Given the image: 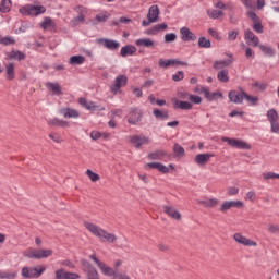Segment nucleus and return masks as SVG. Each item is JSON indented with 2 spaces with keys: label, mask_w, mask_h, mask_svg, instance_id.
<instances>
[{
  "label": "nucleus",
  "mask_w": 279,
  "mask_h": 279,
  "mask_svg": "<svg viewBox=\"0 0 279 279\" xmlns=\"http://www.w3.org/2000/svg\"><path fill=\"white\" fill-rule=\"evenodd\" d=\"M83 226L88 230V232H90V234L99 239L101 243H114V241H117V235L108 233V231L90 221H85Z\"/></svg>",
  "instance_id": "f257e3e1"
},
{
  "label": "nucleus",
  "mask_w": 279,
  "mask_h": 279,
  "mask_svg": "<svg viewBox=\"0 0 279 279\" xmlns=\"http://www.w3.org/2000/svg\"><path fill=\"white\" fill-rule=\"evenodd\" d=\"M47 270L46 267L39 266V267H23L21 271V276L24 279H34V278H40L43 274Z\"/></svg>",
  "instance_id": "f03ea898"
},
{
  "label": "nucleus",
  "mask_w": 279,
  "mask_h": 279,
  "mask_svg": "<svg viewBox=\"0 0 279 279\" xmlns=\"http://www.w3.org/2000/svg\"><path fill=\"white\" fill-rule=\"evenodd\" d=\"M22 16H38L39 14H45L47 9L44 5H32L27 4L19 10Z\"/></svg>",
  "instance_id": "7ed1b4c3"
},
{
  "label": "nucleus",
  "mask_w": 279,
  "mask_h": 279,
  "mask_svg": "<svg viewBox=\"0 0 279 279\" xmlns=\"http://www.w3.org/2000/svg\"><path fill=\"white\" fill-rule=\"evenodd\" d=\"M81 268L86 274L87 279H99V272L97 268L90 264L87 259H81Z\"/></svg>",
  "instance_id": "20e7f679"
},
{
  "label": "nucleus",
  "mask_w": 279,
  "mask_h": 279,
  "mask_svg": "<svg viewBox=\"0 0 279 279\" xmlns=\"http://www.w3.org/2000/svg\"><path fill=\"white\" fill-rule=\"evenodd\" d=\"M228 98L231 104H243V99H245V89L239 86L236 89L228 93Z\"/></svg>",
  "instance_id": "39448f33"
},
{
  "label": "nucleus",
  "mask_w": 279,
  "mask_h": 279,
  "mask_svg": "<svg viewBox=\"0 0 279 279\" xmlns=\"http://www.w3.org/2000/svg\"><path fill=\"white\" fill-rule=\"evenodd\" d=\"M129 142L136 149H141L143 145H149L151 143V140L145 135H131L129 136Z\"/></svg>",
  "instance_id": "423d86ee"
},
{
  "label": "nucleus",
  "mask_w": 279,
  "mask_h": 279,
  "mask_svg": "<svg viewBox=\"0 0 279 279\" xmlns=\"http://www.w3.org/2000/svg\"><path fill=\"white\" fill-rule=\"evenodd\" d=\"M90 260H94V263L99 267L100 271L104 274V276H113L117 274V270L110 268L108 265H106L104 262L99 260L97 258V255L93 254L89 256Z\"/></svg>",
  "instance_id": "0eeeda50"
},
{
  "label": "nucleus",
  "mask_w": 279,
  "mask_h": 279,
  "mask_svg": "<svg viewBox=\"0 0 279 279\" xmlns=\"http://www.w3.org/2000/svg\"><path fill=\"white\" fill-rule=\"evenodd\" d=\"M233 241L238 243L239 245H243L244 247H257L258 243L252 239H248L247 236H244L241 233H235L233 235Z\"/></svg>",
  "instance_id": "6e6552de"
},
{
  "label": "nucleus",
  "mask_w": 279,
  "mask_h": 279,
  "mask_svg": "<svg viewBox=\"0 0 279 279\" xmlns=\"http://www.w3.org/2000/svg\"><path fill=\"white\" fill-rule=\"evenodd\" d=\"M223 143H228L230 147H235V149H252V146L247 144V142L230 138V137H222Z\"/></svg>",
  "instance_id": "1a4fd4ad"
},
{
  "label": "nucleus",
  "mask_w": 279,
  "mask_h": 279,
  "mask_svg": "<svg viewBox=\"0 0 279 279\" xmlns=\"http://www.w3.org/2000/svg\"><path fill=\"white\" fill-rule=\"evenodd\" d=\"M267 119L271 125V132L274 134H278V132H279L278 111H276V109L268 110Z\"/></svg>",
  "instance_id": "9d476101"
},
{
  "label": "nucleus",
  "mask_w": 279,
  "mask_h": 279,
  "mask_svg": "<svg viewBox=\"0 0 279 279\" xmlns=\"http://www.w3.org/2000/svg\"><path fill=\"white\" fill-rule=\"evenodd\" d=\"M143 119V111L136 108H132L128 114V123L130 125H138Z\"/></svg>",
  "instance_id": "9b49d317"
},
{
  "label": "nucleus",
  "mask_w": 279,
  "mask_h": 279,
  "mask_svg": "<svg viewBox=\"0 0 279 279\" xmlns=\"http://www.w3.org/2000/svg\"><path fill=\"white\" fill-rule=\"evenodd\" d=\"M123 86H128V76L118 75L114 83L110 86V90L117 95V93H119L120 88H123Z\"/></svg>",
  "instance_id": "f8f14e48"
},
{
  "label": "nucleus",
  "mask_w": 279,
  "mask_h": 279,
  "mask_svg": "<svg viewBox=\"0 0 279 279\" xmlns=\"http://www.w3.org/2000/svg\"><path fill=\"white\" fill-rule=\"evenodd\" d=\"M163 213L174 221H182V214L171 205H163Z\"/></svg>",
  "instance_id": "ddd939ff"
},
{
  "label": "nucleus",
  "mask_w": 279,
  "mask_h": 279,
  "mask_svg": "<svg viewBox=\"0 0 279 279\" xmlns=\"http://www.w3.org/2000/svg\"><path fill=\"white\" fill-rule=\"evenodd\" d=\"M229 59L227 60H216L214 61L213 69L215 71H223L226 68L230 66L234 61L232 60V54H227Z\"/></svg>",
  "instance_id": "4468645a"
},
{
  "label": "nucleus",
  "mask_w": 279,
  "mask_h": 279,
  "mask_svg": "<svg viewBox=\"0 0 279 279\" xmlns=\"http://www.w3.org/2000/svg\"><path fill=\"white\" fill-rule=\"evenodd\" d=\"M244 38H245L247 45H253V47L260 46V45H258L260 43V39L258 38V36L254 35V32H252V29L244 31Z\"/></svg>",
  "instance_id": "2eb2a0df"
},
{
  "label": "nucleus",
  "mask_w": 279,
  "mask_h": 279,
  "mask_svg": "<svg viewBox=\"0 0 279 279\" xmlns=\"http://www.w3.org/2000/svg\"><path fill=\"white\" fill-rule=\"evenodd\" d=\"M180 34L183 43H191L193 40H197V36H195V34H193V32H191V29L186 26H183L180 29Z\"/></svg>",
  "instance_id": "dca6fc26"
},
{
  "label": "nucleus",
  "mask_w": 279,
  "mask_h": 279,
  "mask_svg": "<svg viewBox=\"0 0 279 279\" xmlns=\"http://www.w3.org/2000/svg\"><path fill=\"white\" fill-rule=\"evenodd\" d=\"M160 19V9L158 5H151L147 13V20L149 23H158V20Z\"/></svg>",
  "instance_id": "f3484780"
},
{
  "label": "nucleus",
  "mask_w": 279,
  "mask_h": 279,
  "mask_svg": "<svg viewBox=\"0 0 279 279\" xmlns=\"http://www.w3.org/2000/svg\"><path fill=\"white\" fill-rule=\"evenodd\" d=\"M59 112L64 117V119H80V111L73 108H62Z\"/></svg>",
  "instance_id": "a211bd4d"
},
{
  "label": "nucleus",
  "mask_w": 279,
  "mask_h": 279,
  "mask_svg": "<svg viewBox=\"0 0 279 279\" xmlns=\"http://www.w3.org/2000/svg\"><path fill=\"white\" fill-rule=\"evenodd\" d=\"M53 256V250L51 248H35V260H43V258H49Z\"/></svg>",
  "instance_id": "6ab92c4d"
},
{
  "label": "nucleus",
  "mask_w": 279,
  "mask_h": 279,
  "mask_svg": "<svg viewBox=\"0 0 279 279\" xmlns=\"http://www.w3.org/2000/svg\"><path fill=\"white\" fill-rule=\"evenodd\" d=\"M210 158H215V154H198L195 156V162L199 167H204V165L208 163Z\"/></svg>",
  "instance_id": "aec40b11"
},
{
  "label": "nucleus",
  "mask_w": 279,
  "mask_h": 279,
  "mask_svg": "<svg viewBox=\"0 0 279 279\" xmlns=\"http://www.w3.org/2000/svg\"><path fill=\"white\" fill-rule=\"evenodd\" d=\"M46 88L52 93V95H57L60 97V95H63L62 87L60 86V83H46Z\"/></svg>",
  "instance_id": "412c9836"
},
{
  "label": "nucleus",
  "mask_w": 279,
  "mask_h": 279,
  "mask_svg": "<svg viewBox=\"0 0 279 279\" xmlns=\"http://www.w3.org/2000/svg\"><path fill=\"white\" fill-rule=\"evenodd\" d=\"M99 45H104L106 49H109L110 51H114L119 48V43L114 41L112 39H98Z\"/></svg>",
  "instance_id": "4be33fe9"
},
{
  "label": "nucleus",
  "mask_w": 279,
  "mask_h": 279,
  "mask_svg": "<svg viewBox=\"0 0 279 279\" xmlns=\"http://www.w3.org/2000/svg\"><path fill=\"white\" fill-rule=\"evenodd\" d=\"M25 53L19 50H12L5 53V60H25Z\"/></svg>",
  "instance_id": "5701e85b"
},
{
  "label": "nucleus",
  "mask_w": 279,
  "mask_h": 279,
  "mask_svg": "<svg viewBox=\"0 0 279 279\" xmlns=\"http://www.w3.org/2000/svg\"><path fill=\"white\" fill-rule=\"evenodd\" d=\"M201 94L203 93L205 95V97L207 98V101H214V99L216 97H223V94L219 93V92H215V93H210V90L208 88H202Z\"/></svg>",
  "instance_id": "b1692460"
},
{
  "label": "nucleus",
  "mask_w": 279,
  "mask_h": 279,
  "mask_svg": "<svg viewBox=\"0 0 279 279\" xmlns=\"http://www.w3.org/2000/svg\"><path fill=\"white\" fill-rule=\"evenodd\" d=\"M5 77H7V80H9V82H12V80H14V77H16L14 63L5 64Z\"/></svg>",
  "instance_id": "393cba45"
},
{
  "label": "nucleus",
  "mask_w": 279,
  "mask_h": 279,
  "mask_svg": "<svg viewBox=\"0 0 279 279\" xmlns=\"http://www.w3.org/2000/svg\"><path fill=\"white\" fill-rule=\"evenodd\" d=\"M135 52H136V47L135 46L126 45V46L121 48L120 56H122V58H128V56H134Z\"/></svg>",
  "instance_id": "a878e982"
},
{
  "label": "nucleus",
  "mask_w": 279,
  "mask_h": 279,
  "mask_svg": "<svg viewBox=\"0 0 279 279\" xmlns=\"http://www.w3.org/2000/svg\"><path fill=\"white\" fill-rule=\"evenodd\" d=\"M174 108H178L179 110H193V104L189 101H182V100H174Z\"/></svg>",
  "instance_id": "bb28decb"
},
{
  "label": "nucleus",
  "mask_w": 279,
  "mask_h": 279,
  "mask_svg": "<svg viewBox=\"0 0 279 279\" xmlns=\"http://www.w3.org/2000/svg\"><path fill=\"white\" fill-rule=\"evenodd\" d=\"M48 125H52L53 128H69V122L53 118L48 121Z\"/></svg>",
  "instance_id": "cd10ccee"
},
{
  "label": "nucleus",
  "mask_w": 279,
  "mask_h": 279,
  "mask_svg": "<svg viewBox=\"0 0 279 279\" xmlns=\"http://www.w3.org/2000/svg\"><path fill=\"white\" fill-rule=\"evenodd\" d=\"M135 45H137V47L151 48L155 47L156 44L150 38H141L135 41Z\"/></svg>",
  "instance_id": "c85d7f7f"
},
{
  "label": "nucleus",
  "mask_w": 279,
  "mask_h": 279,
  "mask_svg": "<svg viewBox=\"0 0 279 279\" xmlns=\"http://www.w3.org/2000/svg\"><path fill=\"white\" fill-rule=\"evenodd\" d=\"M78 104L83 107L86 108V110H97V106H95V102L86 100V98L81 97L78 99Z\"/></svg>",
  "instance_id": "c756f323"
},
{
  "label": "nucleus",
  "mask_w": 279,
  "mask_h": 279,
  "mask_svg": "<svg viewBox=\"0 0 279 279\" xmlns=\"http://www.w3.org/2000/svg\"><path fill=\"white\" fill-rule=\"evenodd\" d=\"M167 156V151L165 150H156L154 153L148 154L149 160H162Z\"/></svg>",
  "instance_id": "7c9ffc66"
},
{
  "label": "nucleus",
  "mask_w": 279,
  "mask_h": 279,
  "mask_svg": "<svg viewBox=\"0 0 279 279\" xmlns=\"http://www.w3.org/2000/svg\"><path fill=\"white\" fill-rule=\"evenodd\" d=\"M218 82H221L222 84H228L230 82V76L228 74V70H220L217 74Z\"/></svg>",
  "instance_id": "2f4dec72"
},
{
  "label": "nucleus",
  "mask_w": 279,
  "mask_h": 279,
  "mask_svg": "<svg viewBox=\"0 0 279 279\" xmlns=\"http://www.w3.org/2000/svg\"><path fill=\"white\" fill-rule=\"evenodd\" d=\"M199 204H202V206H204L205 208H215V206H218L219 199L208 198L205 201H201Z\"/></svg>",
  "instance_id": "473e14b6"
},
{
  "label": "nucleus",
  "mask_w": 279,
  "mask_h": 279,
  "mask_svg": "<svg viewBox=\"0 0 279 279\" xmlns=\"http://www.w3.org/2000/svg\"><path fill=\"white\" fill-rule=\"evenodd\" d=\"M167 23L156 24L150 29L147 31V34L154 35L157 32H165L167 29Z\"/></svg>",
  "instance_id": "72a5a7b5"
},
{
  "label": "nucleus",
  "mask_w": 279,
  "mask_h": 279,
  "mask_svg": "<svg viewBox=\"0 0 279 279\" xmlns=\"http://www.w3.org/2000/svg\"><path fill=\"white\" fill-rule=\"evenodd\" d=\"M69 62L72 66H77L80 64H84V62H86V58L84 56H73L70 58Z\"/></svg>",
  "instance_id": "f704fd0d"
},
{
  "label": "nucleus",
  "mask_w": 279,
  "mask_h": 279,
  "mask_svg": "<svg viewBox=\"0 0 279 279\" xmlns=\"http://www.w3.org/2000/svg\"><path fill=\"white\" fill-rule=\"evenodd\" d=\"M172 150L177 158H184V155H185L184 147H182L180 144L175 143L173 145Z\"/></svg>",
  "instance_id": "c9c22d12"
},
{
  "label": "nucleus",
  "mask_w": 279,
  "mask_h": 279,
  "mask_svg": "<svg viewBox=\"0 0 279 279\" xmlns=\"http://www.w3.org/2000/svg\"><path fill=\"white\" fill-rule=\"evenodd\" d=\"M153 114H154V117H156V119H161L162 121L169 119V111L154 109Z\"/></svg>",
  "instance_id": "e433bc0d"
},
{
  "label": "nucleus",
  "mask_w": 279,
  "mask_h": 279,
  "mask_svg": "<svg viewBox=\"0 0 279 279\" xmlns=\"http://www.w3.org/2000/svg\"><path fill=\"white\" fill-rule=\"evenodd\" d=\"M258 47L264 56H269L270 58H274V56H276V51L274 50V48L267 47L265 45H259Z\"/></svg>",
  "instance_id": "4c0bfd02"
},
{
  "label": "nucleus",
  "mask_w": 279,
  "mask_h": 279,
  "mask_svg": "<svg viewBox=\"0 0 279 279\" xmlns=\"http://www.w3.org/2000/svg\"><path fill=\"white\" fill-rule=\"evenodd\" d=\"M12 8V0H2L0 3V12H10Z\"/></svg>",
  "instance_id": "58836bf2"
},
{
  "label": "nucleus",
  "mask_w": 279,
  "mask_h": 279,
  "mask_svg": "<svg viewBox=\"0 0 279 279\" xmlns=\"http://www.w3.org/2000/svg\"><path fill=\"white\" fill-rule=\"evenodd\" d=\"M198 47H201V49H210L211 47L210 39H206V37H199Z\"/></svg>",
  "instance_id": "ea45409f"
},
{
  "label": "nucleus",
  "mask_w": 279,
  "mask_h": 279,
  "mask_svg": "<svg viewBox=\"0 0 279 279\" xmlns=\"http://www.w3.org/2000/svg\"><path fill=\"white\" fill-rule=\"evenodd\" d=\"M85 173L87 178H89L90 182H99V180H101V177H99V174L96 172H93L90 169H87Z\"/></svg>",
  "instance_id": "a19ab883"
},
{
  "label": "nucleus",
  "mask_w": 279,
  "mask_h": 279,
  "mask_svg": "<svg viewBox=\"0 0 279 279\" xmlns=\"http://www.w3.org/2000/svg\"><path fill=\"white\" fill-rule=\"evenodd\" d=\"M0 44L4 45L5 47H8L10 45H16V39H14V37H10V36L2 37L0 39Z\"/></svg>",
  "instance_id": "79ce46f5"
},
{
  "label": "nucleus",
  "mask_w": 279,
  "mask_h": 279,
  "mask_svg": "<svg viewBox=\"0 0 279 279\" xmlns=\"http://www.w3.org/2000/svg\"><path fill=\"white\" fill-rule=\"evenodd\" d=\"M244 99L251 105V106H256L258 104V97L256 96H251L245 92L244 94Z\"/></svg>",
  "instance_id": "37998d69"
},
{
  "label": "nucleus",
  "mask_w": 279,
  "mask_h": 279,
  "mask_svg": "<svg viewBox=\"0 0 279 279\" xmlns=\"http://www.w3.org/2000/svg\"><path fill=\"white\" fill-rule=\"evenodd\" d=\"M25 258H33L36 260V248L29 247L23 252Z\"/></svg>",
  "instance_id": "c03bdc74"
},
{
  "label": "nucleus",
  "mask_w": 279,
  "mask_h": 279,
  "mask_svg": "<svg viewBox=\"0 0 279 279\" xmlns=\"http://www.w3.org/2000/svg\"><path fill=\"white\" fill-rule=\"evenodd\" d=\"M252 29L256 32V34H263V22H260V20H258L257 22H253Z\"/></svg>",
  "instance_id": "a18cd8bd"
},
{
  "label": "nucleus",
  "mask_w": 279,
  "mask_h": 279,
  "mask_svg": "<svg viewBox=\"0 0 279 279\" xmlns=\"http://www.w3.org/2000/svg\"><path fill=\"white\" fill-rule=\"evenodd\" d=\"M207 16H209V19H219V16H223V13L219 10H208Z\"/></svg>",
  "instance_id": "49530a36"
},
{
  "label": "nucleus",
  "mask_w": 279,
  "mask_h": 279,
  "mask_svg": "<svg viewBox=\"0 0 279 279\" xmlns=\"http://www.w3.org/2000/svg\"><path fill=\"white\" fill-rule=\"evenodd\" d=\"M48 136L51 138V141H53V143H57V145L62 143V137L56 132H50Z\"/></svg>",
  "instance_id": "de8ad7c7"
},
{
  "label": "nucleus",
  "mask_w": 279,
  "mask_h": 279,
  "mask_svg": "<svg viewBox=\"0 0 279 279\" xmlns=\"http://www.w3.org/2000/svg\"><path fill=\"white\" fill-rule=\"evenodd\" d=\"M16 276H19L16 271H2L1 279H16Z\"/></svg>",
  "instance_id": "09e8293b"
},
{
  "label": "nucleus",
  "mask_w": 279,
  "mask_h": 279,
  "mask_svg": "<svg viewBox=\"0 0 279 279\" xmlns=\"http://www.w3.org/2000/svg\"><path fill=\"white\" fill-rule=\"evenodd\" d=\"M170 66H189V63L178 59H170Z\"/></svg>",
  "instance_id": "8fccbe9b"
},
{
  "label": "nucleus",
  "mask_w": 279,
  "mask_h": 279,
  "mask_svg": "<svg viewBox=\"0 0 279 279\" xmlns=\"http://www.w3.org/2000/svg\"><path fill=\"white\" fill-rule=\"evenodd\" d=\"M178 38V35H175L174 33H169L165 35V43H175Z\"/></svg>",
  "instance_id": "3c124183"
},
{
  "label": "nucleus",
  "mask_w": 279,
  "mask_h": 279,
  "mask_svg": "<svg viewBox=\"0 0 279 279\" xmlns=\"http://www.w3.org/2000/svg\"><path fill=\"white\" fill-rule=\"evenodd\" d=\"M230 208H232L230 201H226L221 204L219 210L220 213H227V210H230Z\"/></svg>",
  "instance_id": "603ef678"
},
{
  "label": "nucleus",
  "mask_w": 279,
  "mask_h": 279,
  "mask_svg": "<svg viewBox=\"0 0 279 279\" xmlns=\"http://www.w3.org/2000/svg\"><path fill=\"white\" fill-rule=\"evenodd\" d=\"M227 195L229 197H232V195H239V187L236 186H230L227 189Z\"/></svg>",
  "instance_id": "864d4df0"
},
{
  "label": "nucleus",
  "mask_w": 279,
  "mask_h": 279,
  "mask_svg": "<svg viewBox=\"0 0 279 279\" xmlns=\"http://www.w3.org/2000/svg\"><path fill=\"white\" fill-rule=\"evenodd\" d=\"M263 178L264 180H276V178L279 179V174H276L274 172H265L263 173Z\"/></svg>",
  "instance_id": "5fc2aeb1"
},
{
  "label": "nucleus",
  "mask_w": 279,
  "mask_h": 279,
  "mask_svg": "<svg viewBox=\"0 0 279 279\" xmlns=\"http://www.w3.org/2000/svg\"><path fill=\"white\" fill-rule=\"evenodd\" d=\"M268 232H270V234H279V226L274 225V223H269L268 225Z\"/></svg>",
  "instance_id": "6e6d98bb"
},
{
  "label": "nucleus",
  "mask_w": 279,
  "mask_h": 279,
  "mask_svg": "<svg viewBox=\"0 0 279 279\" xmlns=\"http://www.w3.org/2000/svg\"><path fill=\"white\" fill-rule=\"evenodd\" d=\"M85 19H84V14H78V16L74 17L71 23L72 25H80V23H84Z\"/></svg>",
  "instance_id": "4d7b16f0"
},
{
  "label": "nucleus",
  "mask_w": 279,
  "mask_h": 279,
  "mask_svg": "<svg viewBox=\"0 0 279 279\" xmlns=\"http://www.w3.org/2000/svg\"><path fill=\"white\" fill-rule=\"evenodd\" d=\"M64 276H66V271L64 269H58L54 272V279H64Z\"/></svg>",
  "instance_id": "13d9d810"
},
{
  "label": "nucleus",
  "mask_w": 279,
  "mask_h": 279,
  "mask_svg": "<svg viewBox=\"0 0 279 279\" xmlns=\"http://www.w3.org/2000/svg\"><path fill=\"white\" fill-rule=\"evenodd\" d=\"M108 19H110V15H106L104 13L96 15V21H98V23H106Z\"/></svg>",
  "instance_id": "bf43d9fd"
},
{
  "label": "nucleus",
  "mask_w": 279,
  "mask_h": 279,
  "mask_svg": "<svg viewBox=\"0 0 279 279\" xmlns=\"http://www.w3.org/2000/svg\"><path fill=\"white\" fill-rule=\"evenodd\" d=\"M113 279H132V278H130V276L117 270L116 274L113 275Z\"/></svg>",
  "instance_id": "052dcab7"
},
{
  "label": "nucleus",
  "mask_w": 279,
  "mask_h": 279,
  "mask_svg": "<svg viewBox=\"0 0 279 279\" xmlns=\"http://www.w3.org/2000/svg\"><path fill=\"white\" fill-rule=\"evenodd\" d=\"M160 162H149L145 165V169H157V171L160 169Z\"/></svg>",
  "instance_id": "680f3d73"
},
{
  "label": "nucleus",
  "mask_w": 279,
  "mask_h": 279,
  "mask_svg": "<svg viewBox=\"0 0 279 279\" xmlns=\"http://www.w3.org/2000/svg\"><path fill=\"white\" fill-rule=\"evenodd\" d=\"M245 199H248V202H256V192L254 191L247 192Z\"/></svg>",
  "instance_id": "e2e57ef3"
},
{
  "label": "nucleus",
  "mask_w": 279,
  "mask_h": 279,
  "mask_svg": "<svg viewBox=\"0 0 279 279\" xmlns=\"http://www.w3.org/2000/svg\"><path fill=\"white\" fill-rule=\"evenodd\" d=\"M189 100L191 104H202V97L195 96V95H190Z\"/></svg>",
  "instance_id": "0e129e2a"
},
{
  "label": "nucleus",
  "mask_w": 279,
  "mask_h": 279,
  "mask_svg": "<svg viewBox=\"0 0 279 279\" xmlns=\"http://www.w3.org/2000/svg\"><path fill=\"white\" fill-rule=\"evenodd\" d=\"M253 86L258 90H267V83L255 82Z\"/></svg>",
  "instance_id": "69168bd1"
},
{
  "label": "nucleus",
  "mask_w": 279,
  "mask_h": 279,
  "mask_svg": "<svg viewBox=\"0 0 279 279\" xmlns=\"http://www.w3.org/2000/svg\"><path fill=\"white\" fill-rule=\"evenodd\" d=\"M231 208H243L244 204L241 201H229Z\"/></svg>",
  "instance_id": "338daca9"
},
{
  "label": "nucleus",
  "mask_w": 279,
  "mask_h": 279,
  "mask_svg": "<svg viewBox=\"0 0 279 279\" xmlns=\"http://www.w3.org/2000/svg\"><path fill=\"white\" fill-rule=\"evenodd\" d=\"M64 279H80V275L77 272H65Z\"/></svg>",
  "instance_id": "774afa93"
}]
</instances>
